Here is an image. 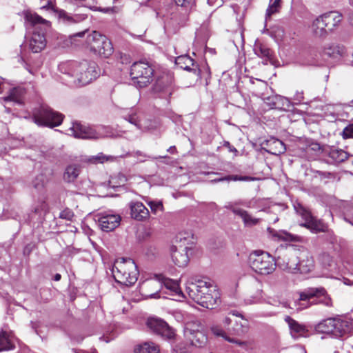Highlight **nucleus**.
Here are the masks:
<instances>
[{
    "label": "nucleus",
    "instance_id": "obj_1",
    "mask_svg": "<svg viewBox=\"0 0 353 353\" xmlns=\"http://www.w3.org/2000/svg\"><path fill=\"white\" fill-rule=\"evenodd\" d=\"M187 293L196 303L203 307L213 309L218 303L219 292L211 281L198 280L186 288Z\"/></svg>",
    "mask_w": 353,
    "mask_h": 353
},
{
    "label": "nucleus",
    "instance_id": "obj_2",
    "mask_svg": "<svg viewBox=\"0 0 353 353\" xmlns=\"http://www.w3.org/2000/svg\"><path fill=\"white\" fill-rule=\"evenodd\" d=\"M59 69L63 74L74 78L73 82L80 85L90 83L98 75L96 63L86 61L81 63L74 61L62 63L59 65Z\"/></svg>",
    "mask_w": 353,
    "mask_h": 353
},
{
    "label": "nucleus",
    "instance_id": "obj_3",
    "mask_svg": "<svg viewBox=\"0 0 353 353\" xmlns=\"http://www.w3.org/2000/svg\"><path fill=\"white\" fill-rule=\"evenodd\" d=\"M111 271L115 281L122 285H132L138 279L137 266L131 259L116 260Z\"/></svg>",
    "mask_w": 353,
    "mask_h": 353
},
{
    "label": "nucleus",
    "instance_id": "obj_4",
    "mask_svg": "<svg viewBox=\"0 0 353 353\" xmlns=\"http://www.w3.org/2000/svg\"><path fill=\"white\" fill-rule=\"evenodd\" d=\"M248 263L253 271L261 275L272 274L276 267L274 259L267 252L261 250L250 253Z\"/></svg>",
    "mask_w": 353,
    "mask_h": 353
},
{
    "label": "nucleus",
    "instance_id": "obj_5",
    "mask_svg": "<svg viewBox=\"0 0 353 353\" xmlns=\"http://www.w3.org/2000/svg\"><path fill=\"white\" fill-rule=\"evenodd\" d=\"M63 114L53 110L46 105L34 108L32 112V121L39 126L54 128L61 124Z\"/></svg>",
    "mask_w": 353,
    "mask_h": 353
},
{
    "label": "nucleus",
    "instance_id": "obj_6",
    "mask_svg": "<svg viewBox=\"0 0 353 353\" xmlns=\"http://www.w3.org/2000/svg\"><path fill=\"white\" fill-rule=\"evenodd\" d=\"M154 72L152 64L141 61L132 65L130 74L134 84L139 88H145L152 81Z\"/></svg>",
    "mask_w": 353,
    "mask_h": 353
},
{
    "label": "nucleus",
    "instance_id": "obj_7",
    "mask_svg": "<svg viewBox=\"0 0 353 353\" xmlns=\"http://www.w3.org/2000/svg\"><path fill=\"white\" fill-rule=\"evenodd\" d=\"M294 208L296 212L304 220L303 223L299 224L301 227L305 228L314 234L319 232L332 233V231H330L328 225L326 223L321 219H319L313 216L311 212L301 203L294 205Z\"/></svg>",
    "mask_w": 353,
    "mask_h": 353
},
{
    "label": "nucleus",
    "instance_id": "obj_8",
    "mask_svg": "<svg viewBox=\"0 0 353 353\" xmlns=\"http://www.w3.org/2000/svg\"><path fill=\"white\" fill-rule=\"evenodd\" d=\"M85 41L91 51L104 57L111 55L113 52L110 41L97 31H92L88 34Z\"/></svg>",
    "mask_w": 353,
    "mask_h": 353
},
{
    "label": "nucleus",
    "instance_id": "obj_9",
    "mask_svg": "<svg viewBox=\"0 0 353 353\" xmlns=\"http://www.w3.org/2000/svg\"><path fill=\"white\" fill-rule=\"evenodd\" d=\"M314 265L312 255L308 252H303L299 256L297 263L296 260H290L282 268L290 273L299 272L301 274H307L312 270Z\"/></svg>",
    "mask_w": 353,
    "mask_h": 353
},
{
    "label": "nucleus",
    "instance_id": "obj_10",
    "mask_svg": "<svg viewBox=\"0 0 353 353\" xmlns=\"http://www.w3.org/2000/svg\"><path fill=\"white\" fill-rule=\"evenodd\" d=\"M155 278L158 280L157 281H152L150 285L152 286L155 285L156 292H152L146 296L150 299H159L161 297L159 293L161 290L163 285L168 289L174 292L175 294L181 295L183 297L179 285L176 281L165 277L163 274H155Z\"/></svg>",
    "mask_w": 353,
    "mask_h": 353
},
{
    "label": "nucleus",
    "instance_id": "obj_11",
    "mask_svg": "<svg viewBox=\"0 0 353 353\" xmlns=\"http://www.w3.org/2000/svg\"><path fill=\"white\" fill-rule=\"evenodd\" d=\"M316 299L311 304L321 303L327 307L332 306V301L328 295L326 290L323 287L310 288L305 290L300 294L301 301H310L312 299Z\"/></svg>",
    "mask_w": 353,
    "mask_h": 353
},
{
    "label": "nucleus",
    "instance_id": "obj_12",
    "mask_svg": "<svg viewBox=\"0 0 353 353\" xmlns=\"http://www.w3.org/2000/svg\"><path fill=\"white\" fill-rule=\"evenodd\" d=\"M152 91L161 98H170L174 92L172 77L167 74L158 77L152 86Z\"/></svg>",
    "mask_w": 353,
    "mask_h": 353
},
{
    "label": "nucleus",
    "instance_id": "obj_13",
    "mask_svg": "<svg viewBox=\"0 0 353 353\" xmlns=\"http://www.w3.org/2000/svg\"><path fill=\"white\" fill-rule=\"evenodd\" d=\"M121 218L119 214L101 213L98 215V223L100 228L104 232H110L117 228Z\"/></svg>",
    "mask_w": 353,
    "mask_h": 353
},
{
    "label": "nucleus",
    "instance_id": "obj_14",
    "mask_svg": "<svg viewBox=\"0 0 353 353\" xmlns=\"http://www.w3.org/2000/svg\"><path fill=\"white\" fill-rule=\"evenodd\" d=\"M70 134L79 139H97L98 134L90 127L84 125L78 122L72 123L69 128Z\"/></svg>",
    "mask_w": 353,
    "mask_h": 353
},
{
    "label": "nucleus",
    "instance_id": "obj_15",
    "mask_svg": "<svg viewBox=\"0 0 353 353\" xmlns=\"http://www.w3.org/2000/svg\"><path fill=\"white\" fill-rule=\"evenodd\" d=\"M189 249L188 245L185 246L172 245L171 247L172 261L179 267H184L188 264L189 258L187 252Z\"/></svg>",
    "mask_w": 353,
    "mask_h": 353
},
{
    "label": "nucleus",
    "instance_id": "obj_16",
    "mask_svg": "<svg viewBox=\"0 0 353 353\" xmlns=\"http://www.w3.org/2000/svg\"><path fill=\"white\" fill-rule=\"evenodd\" d=\"M261 146L267 152L274 155H279L284 153L286 150L283 142L274 137H270V139L263 141L261 143Z\"/></svg>",
    "mask_w": 353,
    "mask_h": 353
},
{
    "label": "nucleus",
    "instance_id": "obj_17",
    "mask_svg": "<svg viewBox=\"0 0 353 353\" xmlns=\"http://www.w3.org/2000/svg\"><path fill=\"white\" fill-rule=\"evenodd\" d=\"M131 217L137 221H145L149 218L148 208L140 201H131L128 203Z\"/></svg>",
    "mask_w": 353,
    "mask_h": 353
},
{
    "label": "nucleus",
    "instance_id": "obj_18",
    "mask_svg": "<svg viewBox=\"0 0 353 353\" xmlns=\"http://www.w3.org/2000/svg\"><path fill=\"white\" fill-rule=\"evenodd\" d=\"M332 335L334 337H341L348 334L352 330L351 323L341 318H334Z\"/></svg>",
    "mask_w": 353,
    "mask_h": 353
},
{
    "label": "nucleus",
    "instance_id": "obj_19",
    "mask_svg": "<svg viewBox=\"0 0 353 353\" xmlns=\"http://www.w3.org/2000/svg\"><path fill=\"white\" fill-rule=\"evenodd\" d=\"M285 321L288 324L290 334L294 339L306 336L308 330L305 325L299 323L290 316L285 317Z\"/></svg>",
    "mask_w": 353,
    "mask_h": 353
},
{
    "label": "nucleus",
    "instance_id": "obj_20",
    "mask_svg": "<svg viewBox=\"0 0 353 353\" xmlns=\"http://www.w3.org/2000/svg\"><path fill=\"white\" fill-rule=\"evenodd\" d=\"M175 63L181 69L192 72L196 76H199L200 70L196 65H195L194 59L188 55L179 56L175 59Z\"/></svg>",
    "mask_w": 353,
    "mask_h": 353
},
{
    "label": "nucleus",
    "instance_id": "obj_21",
    "mask_svg": "<svg viewBox=\"0 0 353 353\" xmlns=\"http://www.w3.org/2000/svg\"><path fill=\"white\" fill-rule=\"evenodd\" d=\"M269 234L276 240L289 241V242H301V237L298 235H294L288 232L285 230H275L272 228H268L267 229Z\"/></svg>",
    "mask_w": 353,
    "mask_h": 353
},
{
    "label": "nucleus",
    "instance_id": "obj_22",
    "mask_svg": "<svg viewBox=\"0 0 353 353\" xmlns=\"http://www.w3.org/2000/svg\"><path fill=\"white\" fill-rule=\"evenodd\" d=\"M46 46L44 33L34 32L29 41V48L34 53L40 52Z\"/></svg>",
    "mask_w": 353,
    "mask_h": 353
},
{
    "label": "nucleus",
    "instance_id": "obj_23",
    "mask_svg": "<svg viewBox=\"0 0 353 353\" xmlns=\"http://www.w3.org/2000/svg\"><path fill=\"white\" fill-rule=\"evenodd\" d=\"M253 50L254 54L266 61H271L273 58L272 50L265 43L256 40Z\"/></svg>",
    "mask_w": 353,
    "mask_h": 353
},
{
    "label": "nucleus",
    "instance_id": "obj_24",
    "mask_svg": "<svg viewBox=\"0 0 353 353\" xmlns=\"http://www.w3.org/2000/svg\"><path fill=\"white\" fill-rule=\"evenodd\" d=\"M312 30L314 34L319 37H324L330 32L323 14L314 20Z\"/></svg>",
    "mask_w": 353,
    "mask_h": 353
},
{
    "label": "nucleus",
    "instance_id": "obj_25",
    "mask_svg": "<svg viewBox=\"0 0 353 353\" xmlns=\"http://www.w3.org/2000/svg\"><path fill=\"white\" fill-rule=\"evenodd\" d=\"M346 54V49L343 46H340L334 43H330L325 45L323 48V55H326L328 57L339 58L344 56Z\"/></svg>",
    "mask_w": 353,
    "mask_h": 353
},
{
    "label": "nucleus",
    "instance_id": "obj_26",
    "mask_svg": "<svg viewBox=\"0 0 353 353\" xmlns=\"http://www.w3.org/2000/svg\"><path fill=\"white\" fill-rule=\"evenodd\" d=\"M185 334L192 345L196 347H201L207 342V337L201 331L188 329L185 331Z\"/></svg>",
    "mask_w": 353,
    "mask_h": 353
},
{
    "label": "nucleus",
    "instance_id": "obj_27",
    "mask_svg": "<svg viewBox=\"0 0 353 353\" xmlns=\"http://www.w3.org/2000/svg\"><path fill=\"white\" fill-rule=\"evenodd\" d=\"M25 20L27 25L32 27L41 26L43 28H48L50 24V21L43 19L37 13H32L30 12H27L25 14Z\"/></svg>",
    "mask_w": 353,
    "mask_h": 353
},
{
    "label": "nucleus",
    "instance_id": "obj_28",
    "mask_svg": "<svg viewBox=\"0 0 353 353\" xmlns=\"http://www.w3.org/2000/svg\"><path fill=\"white\" fill-rule=\"evenodd\" d=\"M330 32L339 26L342 21V14L338 12L332 11L323 14Z\"/></svg>",
    "mask_w": 353,
    "mask_h": 353
},
{
    "label": "nucleus",
    "instance_id": "obj_29",
    "mask_svg": "<svg viewBox=\"0 0 353 353\" xmlns=\"http://www.w3.org/2000/svg\"><path fill=\"white\" fill-rule=\"evenodd\" d=\"M81 172V167L77 164L69 165L63 173V180L67 183L74 182Z\"/></svg>",
    "mask_w": 353,
    "mask_h": 353
},
{
    "label": "nucleus",
    "instance_id": "obj_30",
    "mask_svg": "<svg viewBox=\"0 0 353 353\" xmlns=\"http://www.w3.org/2000/svg\"><path fill=\"white\" fill-rule=\"evenodd\" d=\"M59 17L63 23L68 25L81 22L86 18L85 14H71L65 10H61L59 13Z\"/></svg>",
    "mask_w": 353,
    "mask_h": 353
},
{
    "label": "nucleus",
    "instance_id": "obj_31",
    "mask_svg": "<svg viewBox=\"0 0 353 353\" xmlns=\"http://www.w3.org/2000/svg\"><path fill=\"white\" fill-rule=\"evenodd\" d=\"M328 157L334 163H341L345 161L348 158V154L345 151L336 148H330L326 151Z\"/></svg>",
    "mask_w": 353,
    "mask_h": 353
},
{
    "label": "nucleus",
    "instance_id": "obj_32",
    "mask_svg": "<svg viewBox=\"0 0 353 353\" xmlns=\"http://www.w3.org/2000/svg\"><path fill=\"white\" fill-rule=\"evenodd\" d=\"M134 353H159V349L152 342H145L136 345Z\"/></svg>",
    "mask_w": 353,
    "mask_h": 353
},
{
    "label": "nucleus",
    "instance_id": "obj_33",
    "mask_svg": "<svg viewBox=\"0 0 353 353\" xmlns=\"http://www.w3.org/2000/svg\"><path fill=\"white\" fill-rule=\"evenodd\" d=\"M231 323L232 319L228 316H226L223 320V323L225 326L227 327L226 329L230 334L241 335L247 331V325H244L241 323L239 325L238 323H236L234 327H230L229 325Z\"/></svg>",
    "mask_w": 353,
    "mask_h": 353
},
{
    "label": "nucleus",
    "instance_id": "obj_34",
    "mask_svg": "<svg viewBox=\"0 0 353 353\" xmlns=\"http://www.w3.org/2000/svg\"><path fill=\"white\" fill-rule=\"evenodd\" d=\"M333 323H334V318H329V319H325L316 325L315 330L316 332H318L319 333H323V334L332 335V332H333V330H332Z\"/></svg>",
    "mask_w": 353,
    "mask_h": 353
},
{
    "label": "nucleus",
    "instance_id": "obj_35",
    "mask_svg": "<svg viewBox=\"0 0 353 353\" xmlns=\"http://www.w3.org/2000/svg\"><path fill=\"white\" fill-rule=\"evenodd\" d=\"M167 323L158 318H150L147 321L148 327L154 332L160 334Z\"/></svg>",
    "mask_w": 353,
    "mask_h": 353
},
{
    "label": "nucleus",
    "instance_id": "obj_36",
    "mask_svg": "<svg viewBox=\"0 0 353 353\" xmlns=\"http://www.w3.org/2000/svg\"><path fill=\"white\" fill-rule=\"evenodd\" d=\"M236 212L239 214V216L242 219L243 223L246 227H252L260 223V219L253 217L245 210H243L242 211H237Z\"/></svg>",
    "mask_w": 353,
    "mask_h": 353
},
{
    "label": "nucleus",
    "instance_id": "obj_37",
    "mask_svg": "<svg viewBox=\"0 0 353 353\" xmlns=\"http://www.w3.org/2000/svg\"><path fill=\"white\" fill-rule=\"evenodd\" d=\"M191 10H187L185 8L184 12L178 11L176 12V14H174L171 19L173 20L174 22L179 27L184 26L189 20V14Z\"/></svg>",
    "mask_w": 353,
    "mask_h": 353
},
{
    "label": "nucleus",
    "instance_id": "obj_38",
    "mask_svg": "<svg viewBox=\"0 0 353 353\" xmlns=\"http://www.w3.org/2000/svg\"><path fill=\"white\" fill-rule=\"evenodd\" d=\"M256 180V178L250 176H239V175H228L224 177L216 178L212 180V182L218 183L222 181H253Z\"/></svg>",
    "mask_w": 353,
    "mask_h": 353
},
{
    "label": "nucleus",
    "instance_id": "obj_39",
    "mask_svg": "<svg viewBox=\"0 0 353 353\" xmlns=\"http://www.w3.org/2000/svg\"><path fill=\"white\" fill-rule=\"evenodd\" d=\"M193 234L191 232H181L176 237V241L179 242V245L185 246L188 245V248H191V245L193 243L192 241Z\"/></svg>",
    "mask_w": 353,
    "mask_h": 353
},
{
    "label": "nucleus",
    "instance_id": "obj_40",
    "mask_svg": "<svg viewBox=\"0 0 353 353\" xmlns=\"http://www.w3.org/2000/svg\"><path fill=\"white\" fill-rule=\"evenodd\" d=\"M14 345L9 339V336L6 332H0V351H6L12 350Z\"/></svg>",
    "mask_w": 353,
    "mask_h": 353
},
{
    "label": "nucleus",
    "instance_id": "obj_41",
    "mask_svg": "<svg viewBox=\"0 0 353 353\" xmlns=\"http://www.w3.org/2000/svg\"><path fill=\"white\" fill-rule=\"evenodd\" d=\"M264 102L268 105L270 108H279V104L280 101H285L286 103H289L288 100L285 98H283L281 96L272 95L268 97L263 98Z\"/></svg>",
    "mask_w": 353,
    "mask_h": 353
},
{
    "label": "nucleus",
    "instance_id": "obj_42",
    "mask_svg": "<svg viewBox=\"0 0 353 353\" xmlns=\"http://www.w3.org/2000/svg\"><path fill=\"white\" fill-rule=\"evenodd\" d=\"M128 157H133L137 158L138 161L141 163L145 162V161H147L148 159H154V157H152L151 156L148 155L147 154H145L140 150H137V151H134L132 152H128L125 153V154H122L120 156L121 158H126Z\"/></svg>",
    "mask_w": 353,
    "mask_h": 353
},
{
    "label": "nucleus",
    "instance_id": "obj_43",
    "mask_svg": "<svg viewBox=\"0 0 353 353\" xmlns=\"http://www.w3.org/2000/svg\"><path fill=\"white\" fill-rule=\"evenodd\" d=\"M22 90L21 89L14 88L10 90L9 94L3 97L2 99L4 101H14L17 103H21V97Z\"/></svg>",
    "mask_w": 353,
    "mask_h": 353
},
{
    "label": "nucleus",
    "instance_id": "obj_44",
    "mask_svg": "<svg viewBox=\"0 0 353 353\" xmlns=\"http://www.w3.org/2000/svg\"><path fill=\"white\" fill-rule=\"evenodd\" d=\"M281 0H270L269 6L266 10L265 19L270 18L271 16L279 11Z\"/></svg>",
    "mask_w": 353,
    "mask_h": 353
},
{
    "label": "nucleus",
    "instance_id": "obj_45",
    "mask_svg": "<svg viewBox=\"0 0 353 353\" xmlns=\"http://www.w3.org/2000/svg\"><path fill=\"white\" fill-rule=\"evenodd\" d=\"M47 181L46 176L43 174H40L32 181V186L37 191H41L43 190Z\"/></svg>",
    "mask_w": 353,
    "mask_h": 353
},
{
    "label": "nucleus",
    "instance_id": "obj_46",
    "mask_svg": "<svg viewBox=\"0 0 353 353\" xmlns=\"http://www.w3.org/2000/svg\"><path fill=\"white\" fill-rule=\"evenodd\" d=\"M114 159H115V157H114L105 156L103 153H99L96 156H92V157H89L87 161L90 163L97 164V163H102L105 162V161H109V160L112 161Z\"/></svg>",
    "mask_w": 353,
    "mask_h": 353
},
{
    "label": "nucleus",
    "instance_id": "obj_47",
    "mask_svg": "<svg viewBox=\"0 0 353 353\" xmlns=\"http://www.w3.org/2000/svg\"><path fill=\"white\" fill-rule=\"evenodd\" d=\"M210 330H211L212 332L217 336H222V337L225 338L227 341L232 342V343H234V342L237 343V341H234V339H231L229 337H226L225 331L219 325H212L210 327Z\"/></svg>",
    "mask_w": 353,
    "mask_h": 353
},
{
    "label": "nucleus",
    "instance_id": "obj_48",
    "mask_svg": "<svg viewBox=\"0 0 353 353\" xmlns=\"http://www.w3.org/2000/svg\"><path fill=\"white\" fill-rule=\"evenodd\" d=\"M159 335L167 339H172L175 336V332L174 330L167 323L166 326L163 327Z\"/></svg>",
    "mask_w": 353,
    "mask_h": 353
},
{
    "label": "nucleus",
    "instance_id": "obj_49",
    "mask_svg": "<svg viewBox=\"0 0 353 353\" xmlns=\"http://www.w3.org/2000/svg\"><path fill=\"white\" fill-rule=\"evenodd\" d=\"M177 6L186 8L187 10H192L194 6V0H174Z\"/></svg>",
    "mask_w": 353,
    "mask_h": 353
},
{
    "label": "nucleus",
    "instance_id": "obj_50",
    "mask_svg": "<svg viewBox=\"0 0 353 353\" xmlns=\"http://www.w3.org/2000/svg\"><path fill=\"white\" fill-rule=\"evenodd\" d=\"M148 205L150 207L152 212L155 214L159 212H162L163 210V205L161 201H150Z\"/></svg>",
    "mask_w": 353,
    "mask_h": 353
},
{
    "label": "nucleus",
    "instance_id": "obj_51",
    "mask_svg": "<svg viewBox=\"0 0 353 353\" xmlns=\"http://www.w3.org/2000/svg\"><path fill=\"white\" fill-rule=\"evenodd\" d=\"M341 135L343 138L345 139L353 138V123H351L346 126L343 129Z\"/></svg>",
    "mask_w": 353,
    "mask_h": 353
},
{
    "label": "nucleus",
    "instance_id": "obj_52",
    "mask_svg": "<svg viewBox=\"0 0 353 353\" xmlns=\"http://www.w3.org/2000/svg\"><path fill=\"white\" fill-rule=\"evenodd\" d=\"M73 216H74V213L69 208L64 209L59 214V218L63 219H65V220H68V221L72 220Z\"/></svg>",
    "mask_w": 353,
    "mask_h": 353
},
{
    "label": "nucleus",
    "instance_id": "obj_53",
    "mask_svg": "<svg viewBox=\"0 0 353 353\" xmlns=\"http://www.w3.org/2000/svg\"><path fill=\"white\" fill-rule=\"evenodd\" d=\"M128 121L130 123L136 125L138 128H141V125H140L139 121L137 120L136 115H130L128 117Z\"/></svg>",
    "mask_w": 353,
    "mask_h": 353
},
{
    "label": "nucleus",
    "instance_id": "obj_54",
    "mask_svg": "<svg viewBox=\"0 0 353 353\" xmlns=\"http://www.w3.org/2000/svg\"><path fill=\"white\" fill-rule=\"evenodd\" d=\"M225 208L228 209V210H230L234 214H236L237 216H239V214L236 212L237 211H242L243 210V209L234 208L233 206L232 203H228L225 206Z\"/></svg>",
    "mask_w": 353,
    "mask_h": 353
},
{
    "label": "nucleus",
    "instance_id": "obj_55",
    "mask_svg": "<svg viewBox=\"0 0 353 353\" xmlns=\"http://www.w3.org/2000/svg\"><path fill=\"white\" fill-rule=\"evenodd\" d=\"M223 145L226 147L230 152L237 153V150L232 145H230V143L228 141H225Z\"/></svg>",
    "mask_w": 353,
    "mask_h": 353
},
{
    "label": "nucleus",
    "instance_id": "obj_56",
    "mask_svg": "<svg viewBox=\"0 0 353 353\" xmlns=\"http://www.w3.org/2000/svg\"><path fill=\"white\" fill-rule=\"evenodd\" d=\"M310 148H311L312 150H314V151H319L321 150V147L320 144L318 143H312L310 145Z\"/></svg>",
    "mask_w": 353,
    "mask_h": 353
},
{
    "label": "nucleus",
    "instance_id": "obj_57",
    "mask_svg": "<svg viewBox=\"0 0 353 353\" xmlns=\"http://www.w3.org/2000/svg\"><path fill=\"white\" fill-rule=\"evenodd\" d=\"M154 279H155L154 280H150V281H148L145 283L146 284V287L151 288L152 291H154V292H156V289H155L156 286L155 285H154V286L150 285V283L152 282V281H157V282H158V280L155 277H154Z\"/></svg>",
    "mask_w": 353,
    "mask_h": 353
},
{
    "label": "nucleus",
    "instance_id": "obj_58",
    "mask_svg": "<svg viewBox=\"0 0 353 353\" xmlns=\"http://www.w3.org/2000/svg\"><path fill=\"white\" fill-rule=\"evenodd\" d=\"M118 177H119V180H120V183H119V185H124V184H125V182H126V181H127L126 177H125L123 174H119V175L118 176Z\"/></svg>",
    "mask_w": 353,
    "mask_h": 353
},
{
    "label": "nucleus",
    "instance_id": "obj_59",
    "mask_svg": "<svg viewBox=\"0 0 353 353\" xmlns=\"http://www.w3.org/2000/svg\"><path fill=\"white\" fill-rule=\"evenodd\" d=\"M229 314H232L233 316H240V317L243 318V315L236 310L231 311L229 313Z\"/></svg>",
    "mask_w": 353,
    "mask_h": 353
},
{
    "label": "nucleus",
    "instance_id": "obj_60",
    "mask_svg": "<svg viewBox=\"0 0 353 353\" xmlns=\"http://www.w3.org/2000/svg\"><path fill=\"white\" fill-rule=\"evenodd\" d=\"M168 152L172 154H174L176 152V149L175 146H171L168 149Z\"/></svg>",
    "mask_w": 353,
    "mask_h": 353
},
{
    "label": "nucleus",
    "instance_id": "obj_61",
    "mask_svg": "<svg viewBox=\"0 0 353 353\" xmlns=\"http://www.w3.org/2000/svg\"><path fill=\"white\" fill-rule=\"evenodd\" d=\"M296 98H295V99H296V100L299 101H302V99H303V93H299V92H298V93H296Z\"/></svg>",
    "mask_w": 353,
    "mask_h": 353
},
{
    "label": "nucleus",
    "instance_id": "obj_62",
    "mask_svg": "<svg viewBox=\"0 0 353 353\" xmlns=\"http://www.w3.org/2000/svg\"><path fill=\"white\" fill-rule=\"evenodd\" d=\"M61 278V276L60 274L59 273H57L54 276V280L56 281H59Z\"/></svg>",
    "mask_w": 353,
    "mask_h": 353
},
{
    "label": "nucleus",
    "instance_id": "obj_63",
    "mask_svg": "<svg viewBox=\"0 0 353 353\" xmlns=\"http://www.w3.org/2000/svg\"><path fill=\"white\" fill-rule=\"evenodd\" d=\"M349 21L350 24L353 26V12L350 14Z\"/></svg>",
    "mask_w": 353,
    "mask_h": 353
},
{
    "label": "nucleus",
    "instance_id": "obj_64",
    "mask_svg": "<svg viewBox=\"0 0 353 353\" xmlns=\"http://www.w3.org/2000/svg\"><path fill=\"white\" fill-rule=\"evenodd\" d=\"M85 31L80 32L77 33L75 36L82 37L85 34Z\"/></svg>",
    "mask_w": 353,
    "mask_h": 353
}]
</instances>
